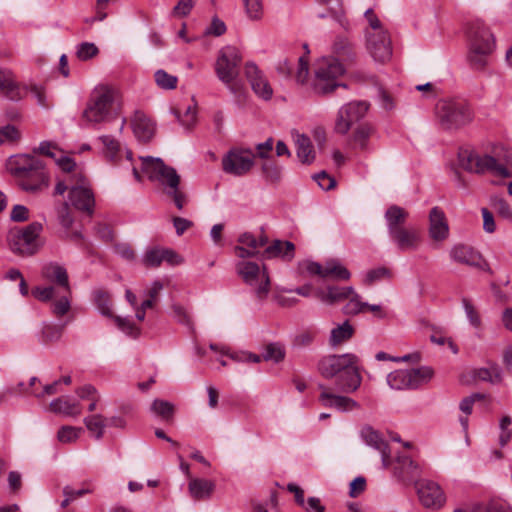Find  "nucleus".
<instances>
[{
	"mask_svg": "<svg viewBox=\"0 0 512 512\" xmlns=\"http://www.w3.org/2000/svg\"><path fill=\"white\" fill-rule=\"evenodd\" d=\"M389 237L402 252L416 250L421 243L420 232L413 226H404L389 234Z\"/></svg>",
	"mask_w": 512,
	"mask_h": 512,
	"instance_id": "obj_24",
	"label": "nucleus"
},
{
	"mask_svg": "<svg viewBox=\"0 0 512 512\" xmlns=\"http://www.w3.org/2000/svg\"><path fill=\"white\" fill-rule=\"evenodd\" d=\"M0 89L10 98L15 97L18 84L11 70L0 69Z\"/></svg>",
	"mask_w": 512,
	"mask_h": 512,
	"instance_id": "obj_39",
	"label": "nucleus"
},
{
	"mask_svg": "<svg viewBox=\"0 0 512 512\" xmlns=\"http://www.w3.org/2000/svg\"><path fill=\"white\" fill-rule=\"evenodd\" d=\"M142 169L151 181L158 182L163 192L173 201L178 210L188 203L187 194L180 189L181 178L177 171L160 158L142 157Z\"/></svg>",
	"mask_w": 512,
	"mask_h": 512,
	"instance_id": "obj_5",
	"label": "nucleus"
},
{
	"mask_svg": "<svg viewBox=\"0 0 512 512\" xmlns=\"http://www.w3.org/2000/svg\"><path fill=\"white\" fill-rule=\"evenodd\" d=\"M69 201L77 210L91 215L94 210L95 199L89 181L83 172L77 173L75 184L71 185Z\"/></svg>",
	"mask_w": 512,
	"mask_h": 512,
	"instance_id": "obj_15",
	"label": "nucleus"
},
{
	"mask_svg": "<svg viewBox=\"0 0 512 512\" xmlns=\"http://www.w3.org/2000/svg\"><path fill=\"white\" fill-rule=\"evenodd\" d=\"M429 236L437 242L444 241L449 236V226L443 210L433 207L429 213Z\"/></svg>",
	"mask_w": 512,
	"mask_h": 512,
	"instance_id": "obj_25",
	"label": "nucleus"
},
{
	"mask_svg": "<svg viewBox=\"0 0 512 512\" xmlns=\"http://www.w3.org/2000/svg\"><path fill=\"white\" fill-rule=\"evenodd\" d=\"M49 407L52 412L68 417H77L82 412L81 404L69 397L56 398L51 401Z\"/></svg>",
	"mask_w": 512,
	"mask_h": 512,
	"instance_id": "obj_30",
	"label": "nucleus"
},
{
	"mask_svg": "<svg viewBox=\"0 0 512 512\" xmlns=\"http://www.w3.org/2000/svg\"><path fill=\"white\" fill-rule=\"evenodd\" d=\"M296 153L303 164H310L315 159V151L310 138L304 134H296Z\"/></svg>",
	"mask_w": 512,
	"mask_h": 512,
	"instance_id": "obj_32",
	"label": "nucleus"
},
{
	"mask_svg": "<svg viewBox=\"0 0 512 512\" xmlns=\"http://www.w3.org/2000/svg\"><path fill=\"white\" fill-rule=\"evenodd\" d=\"M262 172L266 180L272 183L279 181L281 178V168L271 159H267L263 163Z\"/></svg>",
	"mask_w": 512,
	"mask_h": 512,
	"instance_id": "obj_47",
	"label": "nucleus"
},
{
	"mask_svg": "<svg viewBox=\"0 0 512 512\" xmlns=\"http://www.w3.org/2000/svg\"><path fill=\"white\" fill-rule=\"evenodd\" d=\"M254 159L252 150L232 148L222 158V169L227 174L243 176L254 166Z\"/></svg>",
	"mask_w": 512,
	"mask_h": 512,
	"instance_id": "obj_14",
	"label": "nucleus"
},
{
	"mask_svg": "<svg viewBox=\"0 0 512 512\" xmlns=\"http://www.w3.org/2000/svg\"><path fill=\"white\" fill-rule=\"evenodd\" d=\"M295 246L290 241L275 240L271 245L266 247L263 252V257L270 259L281 256L287 261H290L294 257Z\"/></svg>",
	"mask_w": 512,
	"mask_h": 512,
	"instance_id": "obj_31",
	"label": "nucleus"
},
{
	"mask_svg": "<svg viewBox=\"0 0 512 512\" xmlns=\"http://www.w3.org/2000/svg\"><path fill=\"white\" fill-rule=\"evenodd\" d=\"M21 138L20 131L14 125H6L0 128V145L15 143Z\"/></svg>",
	"mask_w": 512,
	"mask_h": 512,
	"instance_id": "obj_52",
	"label": "nucleus"
},
{
	"mask_svg": "<svg viewBox=\"0 0 512 512\" xmlns=\"http://www.w3.org/2000/svg\"><path fill=\"white\" fill-rule=\"evenodd\" d=\"M436 116L443 129H458L472 120V112L462 99H444L436 105Z\"/></svg>",
	"mask_w": 512,
	"mask_h": 512,
	"instance_id": "obj_9",
	"label": "nucleus"
},
{
	"mask_svg": "<svg viewBox=\"0 0 512 512\" xmlns=\"http://www.w3.org/2000/svg\"><path fill=\"white\" fill-rule=\"evenodd\" d=\"M383 466L404 481H413L420 476V467L411 459L407 450H380Z\"/></svg>",
	"mask_w": 512,
	"mask_h": 512,
	"instance_id": "obj_12",
	"label": "nucleus"
},
{
	"mask_svg": "<svg viewBox=\"0 0 512 512\" xmlns=\"http://www.w3.org/2000/svg\"><path fill=\"white\" fill-rule=\"evenodd\" d=\"M319 388L322 390L319 396V401L322 403L323 406L335 408L343 412L359 408L358 402H356L352 398L333 394L329 392L324 385H319Z\"/></svg>",
	"mask_w": 512,
	"mask_h": 512,
	"instance_id": "obj_26",
	"label": "nucleus"
},
{
	"mask_svg": "<svg viewBox=\"0 0 512 512\" xmlns=\"http://www.w3.org/2000/svg\"><path fill=\"white\" fill-rule=\"evenodd\" d=\"M151 411L165 422H171L175 413V406L166 400L155 399L151 404Z\"/></svg>",
	"mask_w": 512,
	"mask_h": 512,
	"instance_id": "obj_38",
	"label": "nucleus"
},
{
	"mask_svg": "<svg viewBox=\"0 0 512 512\" xmlns=\"http://www.w3.org/2000/svg\"><path fill=\"white\" fill-rule=\"evenodd\" d=\"M236 271L243 282L250 286L260 301L267 298L270 291V278L265 266L255 262L241 261L236 265Z\"/></svg>",
	"mask_w": 512,
	"mask_h": 512,
	"instance_id": "obj_11",
	"label": "nucleus"
},
{
	"mask_svg": "<svg viewBox=\"0 0 512 512\" xmlns=\"http://www.w3.org/2000/svg\"><path fill=\"white\" fill-rule=\"evenodd\" d=\"M174 113L180 123L186 128H190L196 121V109L194 106H188L183 115L178 111H175Z\"/></svg>",
	"mask_w": 512,
	"mask_h": 512,
	"instance_id": "obj_58",
	"label": "nucleus"
},
{
	"mask_svg": "<svg viewBox=\"0 0 512 512\" xmlns=\"http://www.w3.org/2000/svg\"><path fill=\"white\" fill-rule=\"evenodd\" d=\"M358 362L359 358L352 353L328 355L319 361L318 371L326 379L334 378L340 392L353 393L362 382Z\"/></svg>",
	"mask_w": 512,
	"mask_h": 512,
	"instance_id": "obj_3",
	"label": "nucleus"
},
{
	"mask_svg": "<svg viewBox=\"0 0 512 512\" xmlns=\"http://www.w3.org/2000/svg\"><path fill=\"white\" fill-rule=\"evenodd\" d=\"M98 140L104 146V155L109 161H116L119 157L120 152V143L114 137L110 135H102L98 138Z\"/></svg>",
	"mask_w": 512,
	"mask_h": 512,
	"instance_id": "obj_40",
	"label": "nucleus"
},
{
	"mask_svg": "<svg viewBox=\"0 0 512 512\" xmlns=\"http://www.w3.org/2000/svg\"><path fill=\"white\" fill-rule=\"evenodd\" d=\"M373 133V128L368 124H360L354 130L351 136V145L354 149L369 151V138Z\"/></svg>",
	"mask_w": 512,
	"mask_h": 512,
	"instance_id": "obj_34",
	"label": "nucleus"
},
{
	"mask_svg": "<svg viewBox=\"0 0 512 512\" xmlns=\"http://www.w3.org/2000/svg\"><path fill=\"white\" fill-rule=\"evenodd\" d=\"M120 110L119 92L108 85L96 86L90 94L80 116V125L86 128H97L118 117Z\"/></svg>",
	"mask_w": 512,
	"mask_h": 512,
	"instance_id": "obj_2",
	"label": "nucleus"
},
{
	"mask_svg": "<svg viewBox=\"0 0 512 512\" xmlns=\"http://www.w3.org/2000/svg\"><path fill=\"white\" fill-rule=\"evenodd\" d=\"M359 436L364 444L371 448H387L391 443H402L403 448H411L410 443L402 442L399 435L389 433V438H386L380 431L368 424L361 427Z\"/></svg>",
	"mask_w": 512,
	"mask_h": 512,
	"instance_id": "obj_22",
	"label": "nucleus"
},
{
	"mask_svg": "<svg viewBox=\"0 0 512 512\" xmlns=\"http://www.w3.org/2000/svg\"><path fill=\"white\" fill-rule=\"evenodd\" d=\"M84 424L92 436L100 439L106 428V417L101 414H93L84 418Z\"/></svg>",
	"mask_w": 512,
	"mask_h": 512,
	"instance_id": "obj_37",
	"label": "nucleus"
},
{
	"mask_svg": "<svg viewBox=\"0 0 512 512\" xmlns=\"http://www.w3.org/2000/svg\"><path fill=\"white\" fill-rule=\"evenodd\" d=\"M154 79L157 86L161 89L173 90L177 87L178 78L163 69H159L154 73Z\"/></svg>",
	"mask_w": 512,
	"mask_h": 512,
	"instance_id": "obj_43",
	"label": "nucleus"
},
{
	"mask_svg": "<svg viewBox=\"0 0 512 512\" xmlns=\"http://www.w3.org/2000/svg\"><path fill=\"white\" fill-rule=\"evenodd\" d=\"M196 0H179L178 3L172 9V15L174 17H186L192 11Z\"/></svg>",
	"mask_w": 512,
	"mask_h": 512,
	"instance_id": "obj_56",
	"label": "nucleus"
},
{
	"mask_svg": "<svg viewBox=\"0 0 512 512\" xmlns=\"http://www.w3.org/2000/svg\"><path fill=\"white\" fill-rule=\"evenodd\" d=\"M115 321L118 327L128 335L137 336L139 334V329L129 319L116 317Z\"/></svg>",
	"mask_w": 512,
	"mask_h": 512,
	"instance_id": "obj_62",
	"label": "nucleus"
},
{
	"mask_svg": "<svg viewBox=\"0 0 512 512\" xmlns=\"http://www.w3.org/2000/svg\"><path fill=\"white\" fill-rule=\"evenodd\" d=\"M245 76L251 85L253 92L262 100L268 101L273 96V89L264 75L254 62H247L245 65Z\"/></svg>",
	"mask_w": 512,
	"mask_h": 512,
	"instance_id": "obj_21",
	"label": "nucleus"
},
{
	"mask_svg": "<svg viewBox=\"0 0 512 512\" xmlns=\"http://www.w3.org/2000/svg\"><path fill=\"white\" fill-rule=\"evenodd\" d=\"M215 489V483L211 480L195 478L189 483V492L197 500L208 499Z\"/></svg>",
	"mask_w": 512,
	"mask_h": 512,
	"instance_id": "obj_33",
	"label": "nucleus"
},
{
	"mask_svg": "<svg viewBox=\"0 0 512 512\" xmlns=\"http://www.w3.org/2000/svg\"><path fill=\"white\" fill-rule=\"evenodd\" d=\"M309 74V63L305 56L298 58V68L295 74L296 80L300 84H305Z\"/></svg>",
	"mask_w": 512,
	"mask_h": 512,
	"instance_id": "obj_59",
	"label": "nucleus"
},
{
	"mask_svg": "<svg viewBox=\"0 0 512 512\" xmlns=\"http://www.w3.org/2000/svg\"><path fill=\"white\" fill-rule=\"evenodd\" d=\"M42 276L59 286V292H71L66 269L57 263H48L42 268Z\"/></svg>",
	"mask_w": 512,
	"mask_h": 512,
	"instance_id": "obj_27",
	"label": "nucleus"
},
{
	"mask_svg": "<svg viewBox=\"0 0 512 512\" xmlns=\"http://www.w3.org/2000/svg\"><path fill=\"white\" fill-rule=\"evenodd\" d=\"M433 371L429 367L396 370L388 374L387 384L395 390L416 389L432 378Z\"/></svg>",
	"mask_w": 512,
	"mask_h": 512,
	"instance_id": "obj_13",
	"label": "nucleus"
},
{
	"mask_svg": "<svg viewBox=\"0 0 512 512\" xmlns=\"http://www.w3.org/2000/svg\"><path fill=\"white\" fill-rule=\"evenodd\" d=\"M57 218L62 227L69 229L73 224V217L70 213L68 203H62L57 209Z\"/></svg>",
	"mask_w": 512,
	"mask_h": 512,
	"instance_id": "obj_57",
	"label": "nucleus"
},
{
	"mask_svg": "<svg viewBox=\"0 0 512 512\" xmlns=\"http://www.w3.org/2000/svg\"><path fill=\"white\" fill-rule=\"evenodd\" d=\"M368 109L369 104L365 101H352L342 106L336 118L335 131L342 135L347 134L355 123L364 118Z\"/></svg>",
	"mask_w": 512,
	"mask_h": 512,
	"instance_id": "obj_16",
	"label": "nucleus"
},
{
	"mask_svg": "<svg viewBox=\"0 0 512 512\" xmlns=\"http://www.w3.org/2000/svg\"><path fill=\"white\" fill-rule=\"evenodd\" d=\"M245 12L250 20H260L263 16L262 0H243Z\"/></svg>",
	"mask_w": 512,
	"mask_h": 512,
	"instance_id": "obj_46",
	"label": "nucleus"
},
{
	"mask_svg": "<svg viewBox=\"0 0 512 512\" xmlns=\"http://www.w3.org/2000/svg\"><path fill=\"white\" fill-rule=\"evenodd\" d=\"M475 377L479 380L488 381L492 384H498L502 381L501 369L496 364L489 368H480L476 370Z\"/></svg>",
	"mask_w": 512,
	"mask_h": 512,
	"instance_id": "obj_42",
	"label": "nucleus"
},
{
	"mask_svg": "<svg viewBox=\"0 0 512 512\" xmlns=\"http://www.w3.org/2000/svg\"><path fill=\"white\" fill-rule=\"evenodd\" d=\"M132 128L136 138L144 143L150 141L155 133V124L140 111H136L134 114Z\"/></svg>",
	"mask_w": 512,
	"mask_h": 512,
	"instance_id": "obj_28",
	"label": "nucleus"
},
{
	"mask_svg": "<svg viewBox=\"0 0 512 512\" xmlns=\"http://www.w3.org/2000/svg\"><path fill=\"white\" fill-rule=\"evenodd\" d=\"M449 255L456 263L492 273L489 264L484 260L482 255L471 246L456 244L451 248Z\"/></svg>",
	"mask_w": 512,
	"mask_h": 512,
	"instance_id": "obj_18",
	"label": "nucleus"
},
{
	"mask_svg": "<svg viewBox=\"0 0 512 512\" xmlns=\"http://www.w3.org/2000/svg\"><path fill=\"white\" fill-rule=\"evenodd\" d=\"M335 57L323 58L317 63L311 90L316 95H326L337 87H346L338 83L337 79L345 72V63H350L355 57L354 44L346 35H338L332 44Z\"/></svg>",
	"mask_w": 512,
	"mask_h": 512,
	"instance_id": "obj_1",
	"label": "nucleus"
},
{
	"mask_svg": "<svg viewBox=\"0 0 512 512\" xmlns=\"http://www.w3.org/2000/svg\"><path fill=\"white\" fill-rule=\"evenodd\" d=\"M94 301L99 312L104 316H111V299L109 294L104 290H96L94 292Z\"/></svg>",
	"mask_w": 512,
	"mask_h": 512,
	"instance_id": "obj_44",
	"label": "nucleus"
},
{
	"mask_svg": "<svg viewBox=\"0 0 512 512\" xmlns=\"http://www.w3.org/2000/svg\"><path fill=\"white\" fill-rule=\"evenodd\" d=\"M367 49L375 61L385 63L392 56V46L386 30L367 33Z\"/></svg>",
	"mask_w": 512,
	"mask_h": 512,
	"instance_id": "obj_19",
	"label": "nucleus"
},
{
	"mask_svg": "<svg viewBox=\"0 0 512 512\" xmlns=\"http://www.w3.org/2000/svg\"><path fill=\"white\" fill-rule=\"evenodd\" d=\"M300 271H307L310 275H318L322 278L332 277L335 279L348 280L351 276L338 260H328L324 266L317 262L305 260L299 263Z\"/></svg>",
	"mask_w": 512,
	"mask_h": 512,
	"instance_id": "obj_17",
	"label": "nucleus"
},
{
	"mask_svg": "<svg viewBox=\"0 0 512 512\" xmlns=\"http://www.w3.org/2000/svg\"><path fill=\"white\" fill-rule=\"evenodd\" d=\"M77 173L71 175H66V177L63 180L58 181L55 187V194L62 195L64 194L68 189H71V185L75 184V179L77 178Z\"/></svg>",
	"mask_w": 512,
	"mask_h": 512,
	"instance_id": "obj_63",
	"label": "nucleus"
},
{
	"mask_svg": "<svg viewBox=\"0 0 512 512\" xmlns=\"http://www.w3.org/2000/svg\"><path fill=\"white\" fill-rule=\"evenodd\" d=\"M42 229L40 222H32L26 227L11 230L8 239L12 252L23 257L36 254L41 247L39 236Z\"/></svg>",
	"mask_w": 512,
	"mask_h": 512,
	"instance_id": "obj_10",
	"label": "nucleus"
},
{
	"mask_svg": "<svg viewBox=\"0 0 512 512\" xmlns=\"http://www.w3.org/2000/svg\"><path fill=\"white\" fill-rule=\"evenodd\" d=\"M409 212L398 205H391L387 208L384 218L387 224L388 234L406 226Z\"/></svg>",
	"mask_w": 512,
	"mask_h": 512,
	"instance_id": "obj_29",
	"label": "nucleus"
},
{
	"mask_svg": "<svg viewBox=\"0 0 512 512\" xmlns=\"http://www.w3.org/2000/svg\"><path fill=\"white\" fill-rule=\"evenodd\" d=\"M162 255V249H150L145 253L143 257V263L147 267H158L163 262Z\"/></svg>",
	"mask_w": 512,
	"mask_h": 512,
	"instance_id": "obj_55",
	"label": "nucleus"
},
{
	"mask_svg": "<svg viewBox=\"0 0 512 512\" xmlns=\"http://www.w3.org/2000/svg\"><path fill=\"white\" fill-rule=\"evenodd\" d=\"M172 222L178 236L183 235L193 226V222L191 220L182 217H173Z\"/></svg>",
	"mask_w": 512,
	"mask_h": 512,
	"instance_id": "obj_64",
	"label": "nucleus"
},
{
	"mask_svg": "<svg viewBox=\"0 0 512 512\" xmlns=\"http://www.w3.org/2000/svg\"><path fill=\"white\" fill-rule=\"evenodd\" d=\"M55 162L63 172L67 173V175L74 174L75 172H81L76 169L75 161L71 157L65 155L64 152L55 159Z\"/></svg>",
	"mask_w": 512,
	"mask_h": 512,
	"instance_id": "obj_54",
	"label": "nucleus"
},
{
	"mask_svg": "<svg viewBox=\"0 0 512 512\" xmlns=\"http://www.w3.org/2000/svg\"><path fill=\"white\" fill-rule=\"evenodd\" d=\"M313 179L323 190H330L336 185L335 179L328 175L325 171L315 174Z\"/></svg>",
	"mask_w": 512,
	"mask_h": 512,
	"instance_id": "obj_60",
	"label": "nucleus"
},
{
	"mask_svg": "<svg viewBox=\"0 0 512 512\" xmlns=\"http://www.w3.org/2000/svg\"><path fill=\"white\" fill-rule=\"evenodd\" d=\"M262 358L264 361L281 362L285 358L284 346L278 342L267 344L263 348Z\"/></svg>",
	"mask_w": 512,
	"mask_h": 512,
	"instance_id": "obj_41",
	"label": "nucleus"
},
{
	"mask_svg": "<svg viewBox=\"0 0 512 512\" xmlns=\"http://www.w3.org/2000/svg\"><path fill=\"white\" fill-rule=\"evenodd\" d=\"M483 398H484L483 394H480V393L472 394V395L462 399V401L460 402L459 408L462 412L469 415L472 412L473 404L478 400H482Z\"/></svg>",
	"mask_w": 512,
	"mask_h": 512,
	"instance_id": "obj_61",
	"label": "nucleus"
},
{
	"mask_svg": "<svg viewBox=\"0 0 512 512\" xmlns=\"http://www.w3.org/2000/svg\"><path fill=\"white\" fill-rule=\"evenodd\" d=\"M82 433V428H77L73 426H63L59 429L57 433V438L62 444H71L75 440H77Z\"/></svg>",
	"mask_w": 512,
	"mask_h": 512,
	"instance_id": "obj_45",
	"label": "nucleus"
},
{
	"mask_svg": "<svg viewBox=\"0 0 512 512\" xmlns=\"http://www.w3.org/2000/svg\"><path fill=\"white\" fill-rule=\"evenodd\" d=\"M467 35L468 63L472 69L483 71L488 66L490 56L495 49V38L489 27L479 20L470 23Z\"/></svg>",
	"mask_w": 512,
	"mask_h": 512,
	"instance_id": "obj_7",
	"label": "nucleus"
},
{
	"mask_svg": "<svg viewBox=\"0 0 512 512\" xmlns=\"http://www.w3.org/2000/svg\"><path fill=\"white\" fill-rule=\"evenodd\" d=\"M33 152L55 160L63 151L53 142L42 141L37 148L33 149Z\"/></svg>",
	"mask_w": 512,
	"mask_h": 512,
	"instance_id": "obj_51",
	"label": "nucleus"
},
{
	"mask_svg": "<svg viewBox=\"0 0 512 512\" xmlns=\"http://www.w3.org/2000/svg\"><path fill=\"white\" fill-rule=\"evenodd\" d=\"M417 493L423 506L432 509L441 508L446 496L441 486L432 480H421L416 484Z\"/></svg>",
	"mask_w": 512,
	"mask_h": 512,
	"instance_id": "obj_20",
	"label": "nucleus"
},
{
	"mask_svg": "<svg viewBox=\"0 0 512 512\" xmlns=\"http://www.w3.org/2000/svg\"><path fill=\"white\" fill-rule=\"evenodd\" d=\"M242 62L240 51L234 46H226L219 51L215 62V73L233 94H240L242 85L237 81Z\"/></svg>",
	"mask_w": 512,
	"mask_h": 512,
	"instance_id": "obj_8",
	"label": "nucleus"
},
{
	"mask_svg": "<svg viewBox=\"0 0 512 512\" xmlns=\"http://www.w3.org/2000/svg\"><path fill=\"white\" fill-rule=\"evenodd\" d=\"M461 302L470 324L476 328L480 327L481 318L472 301L467 297H463Z\"/></svg>",
	"mask_w": 512,
	"mask_h": 512,
	"instance_id": "obj_50",
	"label": "nucleus"
},
{
	"mask_svg": "<svg viewBox=\"0 0 512 512\" xmlns=\"http://www.w3.org/2000/svg\"><path fill=\"white\" fill-rule=\"evenodd\" d=\"M63 327L53 324H45L42 329V337L44 342H54L60 339Z\"/></svg>",
	"mask_w": 512,
	"mask_h": 512,
	"instance_id": "obj_53",
	"label": "nucleus"
},
{
	"mask_svg": "<svg viewBox=\"0 0 512 512\" xmlns=\"http://www.w3.org/2000/svg\"><path fill=\"white\" fill-rule=\"evenodd\" d=\"M6 169L26 192L38 193L49 185L45 163L34 155H12L6 161Z\"/></svg>",
	"mask_w": 512,
	"mask_h": 512,
	"instance_id": "obj_4",
	"label": "nucleus"
},
{
	"mask_svg": "<svg viewBox=\"0 0 512 512\" xmlns=\"http://www.w3.org/2000/svg\"><path fill=\"white\" fill-rule=\"evenodd\" d=\"M99 53L98 47L91 42H82L77 46L76 56L81 61H87Z\"/></svg>",
	"mask_w": 512,
	"mask_h": 512,
	"instance_id": "obj_49",
	"label": "nucleus"
},
{
	"mask_svg": "<svg viewBox=\"0 0 512 512\" xmlns=\"http://www.w3.org/2000/svg\"><path fill=\"white\" fill-rule=\"evenodd\" d=\"M353 294L352 287H328L327 291H320L318 296L321 301L327 304H334L336 302L348 299Z\"/></svg>",
	"mask_w": 512,
	"mask_h": 512,
	"instance_id": "obj_36",
	"label": "nucleus"
},
{
	"mask_svg": "<svg viewBox=\"0 0 512 512\" xmlns=\"http://www.w3.org/2000/svg\"><path fill=\"white\" fill-rule=\"evenodd\" d=\"M458 158L460 166L468 172L478 174L490 172L503 178L512 176L507 168V166L512 167V150L501 148L495 151V156L460 150Z\"/></svg>",
	"mask_w": 512,
	"mask_h": 512,
	"instance_id": "obj_6",
	"label": "nucleus"
},
{
	"mask_svg": "<svg viewBox=\"0 0 512 512\" xmlns=\"http://www.w3.org/2000/svg\"><path fill=\"white\" fill-rule=\"evenodd\" d=\"M348 303L344 306L343 312L347 315H356L364 311L368 303L360 301V297L353 291L348 298Z\"/></svg>",
	"mask_w": 512,
	"mask_h": 512,
	"instance_id": "obj_48",
	"label": "nucleus"
},
{
	"mask_svg": "<svg viewBox=\"0 0 512 512\" xmlns=\"http://www.w3.org/2000/svg\"><path fill=\"white\" fill-rule=\"evenodd\" d=\"M60 295L58 290L54 286L47 287H36L33 289L32 294L35 298L40 301H48L53 299L56 296H59V299L53 302L52 304V312L55 316L61 317L68 313L70 310V293L62 292Z\"/></svg>",
	"mask_w": 512,
	"mask_h": 512,
	"instance_id": "obj_23",
	"label": "nucleus"
},
{
	"mask_svg": "<svg viewBox=\"0 0 512 512\" xmlns=\"http://www.w3.org/2000/svg\"><path fill=\"white\" fill-rule=\"evenodd\" d=\"M354 328L349 321H344L342 324L337 325L331 330L329 337V344L332 347H337L352 338Z\"/></svg>",
	"mask_w": 512,
	"mask_h": 512,
	"instance_id": "obj_35",
	"label": "nucleus"
}]
</instances>
